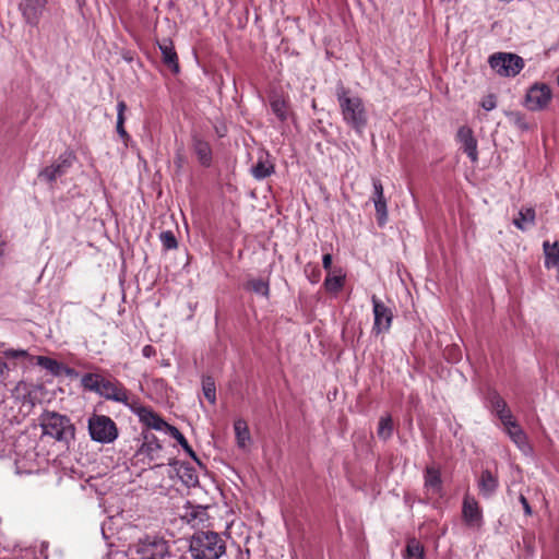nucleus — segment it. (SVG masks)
I'll return each instance as SVG.
<instances>
[{
    "mask_svg": "<svg viewBox=\"0 0 559 559\" xmlns=\"http://www.w3.org/2000/svg\"><path fill=\"white\" fill-rule=\"evenodd\" d=\"M336 98L344 122L356 133L361 134L368 123V114L362 99L353 95L344 86L337 88Z\"/></svg>",
    "mask_w": 559,
    "mask_h": 559,
    "instance_id": "nucleus-1",
    "label": "nucleus"
},
{
    "mask_svg": "<svg viewBox=\"0 0 559 559\" xmlns=\"http://www.w3.org/2000/svg\"><path fill=\"white\" fill-rule=\"evenodd\" d=\"M189 551L192 559H219L226 552V543L216 532L201 531L192 535Z\"/></svg>",
    "mask_w": 559,
    "mask_h": 559,
    "instance_id": "nucleus-2",
    "label": "nucleus"
},
{
    "mask_svg": "<svg viewBox=\"0 0 559 559\" xmlns=\"http://www.w3.org/2000/svg\"><path fill=\"white\" fill-rule=\"evenodd\" d=\"M39 424L45 436L59 442L69 444L75 438V427L66 415L46 411L40 415Z\"/></svg>",
    "mask_w": 559,
    "mask_h": 559,
    "instance_id": "nucleus-3",
    "label": "nucleus"
},
{
    "mask_svg": "<svg viewBox=\"0 0 559 559\" xmlns=\"http://www.w3.org/2000/svg\"><path fill=\"white\" fill-rule=\"evenodd\" d=\"M490 68L500 76L514 78L525 67L522 57L512 52H495L488 58Z\"/></svg>",
    "mask_w": 559,
    "mask_h": 559,
    "instance_id": "nucleus-4",
    "label": "nucleus"
},
{
    "mask_svg": "<svg viewBox=\"0 0 559 559\" xmlns=\"http://www.w3.org/2000/svg\"><path fill=\"white\" fill-rule=\"evenodd\" d=\"M87 427L92 440L96 442L111 443L118 438L117 425L109 416L93 414Z\"/></svg>",
    "mask_w": 559,
    "mask_h": 559,
    "instance_id": "nucleus-5",
    "label": "nucleus"
},
{
    "mask_svg": "<svg viewBox=\"0 0 559 559\" xmlns=\"http://www.w3.org/2000/svg\"><path fill=\"white\" fill-rule=\"evenodd\" d=\"M551 100V87L544 82H535L526 91L524 106L531 111H542L548 108Z\"/></svg>",
    "mask_w": 559,
    "mask_h": 559,
    "instance_id": "nucleus-6",
    "label": "nucleus"
},
{
    "mask_svg": "<svg viewBox=\"0 0 559 559\" xmlns=\"http://www.w3.org/2000/svg\"><path fill=\"white\" fill-rule=\"evenodd\" d=\"M98 395L108 401L121 403L128 407H133L135 401H131L130 391L116 378H104Z\"/></svg>",
    "mask_w": 559,
    "mask_h": 559,
    "instance_id": "nucleus-7",
    "label": "nucleus"
},
{
    "mask_svg": "<svg viewBox=\"0 0 559 559\" xmlns=\"http://www.w3.org/2000/svg\"><path fill=\"white\" fill-rule=\"evenodd\" d=\"M373 308V326L372 332L378 334L388 332L391 329L393 321V311L383 301L377 298L376 295L371 297Z\"/></svg>",
    "mask_w": 559,
    "mask_h": 559,
    "instance_id": "nucleus-8",
    "label": "nucleus"
},
{
    "mask_svg": "<svg viewBox=\"0 0 559 559\" xmlns=\"http://www.w3.org/2000/svg\"><path fill=\"white\" fill-rule=\"evenodd\" d=\"M135 548L142 559H163L167 552L166 543L155 536H146L140 539Z\"/></svg>",
    "mask_w": 559,
    "mask_h": 559,
    "instance_id": "nucleus-9",
    "label": "nucleus"
},
{
    "mask_svg": "<svg viewBox=\"0 0 559 559\" xmlns=\"http://www.w3.org/2000/svg\"><path fill=\"white\" fill-rule=\"evenodd\" d=\"M462 519L466 526L480 528L484 524L483 511L477 500L465 495L462 503Z\"/></svg>",
    "mask_w": 559,
    "mask_h": 559,
    "instance_id": "nucleus-10",
    "label": "nucleus"
},
{
    "mask_svg": "<svg viewBox=\"0 0 559 559\" xmlns=\"http://www.w3.org/2000/svg\"><path fill=\"white\" fill-rule=\"evenodd\" d=\"M47 3L48 0H21L19 9L26 24L37 26L46 10Z\"/></svg>",
    "mask_w": 559,
    "mask_h": 559,
    "instance_id": "nucleus-11",
    "label": "nucleus"
},
{
    "mask_svg": "<svg viewBox=\"0 0 559 559\" xmlns=\"http://www.w3.org/2000/svg\"><path fill=\"white\" fill-rule=\"evenodd\" d=\"M140 419V421L148 428L155 430H162L166 428L168 430V424L151 407L140 405L138 402L130 408Z\"/></svg>",
    "mask_w": 559,
    "mask_h": 559,
    "instance_id": "nucleus-12",
    "label": "nucleus"
},
{
    "mask_svg": "<svg viewBox=\"0 0 559 559\" xmlns=\"http://www.w3.org/2000/svg\"><path fill=\"white\" fill-rule=\"evenodd\" d=\"M72 166L70 157L59 156V158L51 165L41 169L38 178L48 183L56 181L58 178L67 174L68 169Z\"/></svg>",
    "mask_w": 559,
    "mask_h": 559,
    "instance_id": "nucleus-13",
    "label": "nucleus"
},
{
    "mask_svg": "<svg viewBox=\"0 0 559 559\" xmlns=\"http://www.w3.org/2000/svg\"><path fill=\"white\" fill-rule=\"evenodd\" d=\"M456 141L461 144L471 162L476 163L478 160V151L477 140L474 136L473 130L467 126L460 127L456 133Z\"/></svg>",
    "mask_w": 559,
    "mask_h": 559,
    "instance_id": "nucleus-14",
    "label": "nucleus"
},
{
    "mask_svg": "<svg viewBox=\"0 0 559 559\" xmlns=\"http://www.w3.org/2000/svg\"><path fill=\"white\" fill-rule=\"evenodd\" d=\"M424 487L426 493L431 497H440L442 495V478L438 467L427 466L425 468Z\"/></svg>",
    "mask_w": 559,
    "mask_h": 559,
    "instance_id": "nucleus-15",
    "label": "nucleus"
},
{
    "mask_svg": "<svg viewBox=\"0 0 559 559\" xmlns=\"http://www.w3.org/2000/svg\"><path fill=\"white\" fill-rule=\"evenodd\" d=\"M158 48L162 52L163 63L170 69L174 74L179 73L180 66L178 55L175 50L171 39L166 38L163 41H157Z\"/></svg>",
    "mask_w": 559,
    "mask_h": 559,
    "instance_id": "nucleus-16",
    "label": "nucleus"
},
{
    "mask_svg": "<svg viewBox=\"0 0 559 559\" xmlns=\"http://www.w3.org/2000/svg\"><path fill=\"white\" fill-rule=\"evenodd\" d=\"M192 148L199 163L204 167H210L213 159L211 144L202 138L194 135L192 138Z\"/></svg>",
    "mask_w": 559,
    "mask_h": 559,
    "instance_id": "nucleus-17",
    "label": "nucleus"
},
{
    "mask_svg": "<svg viewBox=\"0 0 559 559\" xmlns=\"http://www.w3.org/2000/svg\"><path fill=\"white\" fill-rule=\"evenodd\" d=\"M270 107L272 112L277 117L281 122H285L289 114L288 98L280 93L270 95Z\"/></svg>",
    "mask_w": 559,
    "mask_h": 559,
    "instance_id": "nucleus-18",
    "label": "nucleus"
},
{
    "mask_svg": "<svg viewBox=\"0 0 559 559\" xmlns=\"http://www.w3.org/2000/svg\"><path fill=\"white\" fill-rule=\"evenodd\" d=\"M504 430L510 437V439L523 453H527L528 451H531V445L528 443L527 436L524 432V430L520 427L518 421L504 427Z\"/></svg>",
    "mask_w": 559,
    "mask_h": 559,
    "instance_id": "nucleus-19",
    "label": "nucleus"
},
{
    "mask_svg": "<svg viewBox=\"0 0 559 559\" xmlns=\"http://www.w3.org/2000/svg\"><path fill=\"white\" fill-rule=\"evenodd\" d=\"M499 483L497 476H495L489 469L481 472L478 479L479 492L483 497H491L498 489Z\"/></svg>",
    "mask_w": 559,
    "mask_h": 559,
    "instance_id": "nucleus-20",
    "label": "nucleus"
},
{
    "mask_svg": "<svg viewBox=\"0 0 559 559\" xmlns=\"http://www.w3.org/2000/svg\"><path fill=\"white\" fill-rule=\"evenodd\" d=\"M513 225L522 230L526 231L531 227H533L536 223V212L533 207H522L518 216L513 218L512 221Z\"/></svg>",
    "mask_w": 559,
    "mask_h": 559,
    "instance_id": "nucleus-21",
    "label": "nucleus"
},
{
    "mask_svg": "<svg viewBox=\"0 0 559 559\" xmlns=\"http://www.w3.org/2000/svg\"><path fill=\"white\" fill-rule=\"evenodd\" d=\"M274 173V164L269 155H261L251 167V174L257 180H263Z\"/></svg>",
    "mask_w": 559,
    "mask_h": 559,
    "instance_id": "nucleus-22",
    "label": "nucleus"
},
{
    "mask_svg": "<svg viewBox=\"0 0 559 559\" xmlns=\"http://www.w3.org/2000/svg\"><path fill=\"white\" fill-rule=\"evenodd\" d=\"M545 253V266L546 269H557L559 272V242L555 241L552 245L549 241L543 243Z\"/></svg>",
    "mask_w": 559,
    "mask_h": 559,
    "instance_id": "nucleus-23",
    "label": "nucleus"
},
{
    "mask_svg": "<svg viewBox=\"0 0 559 559\" xmlns=\"http://www.w3.org/2000/svg\"><path fill=\"white\" fill-rule=\"evenodd\" d=\"M403 559H425L426 551L424 545L415 537L408 538L406 542L405 550L403 551Z\"/></svg>",
    "mask_w": 559,
    "mask_h": 559,
    "instance_id": "nucleus-24",
    "label": "nucleus"
},
{
    "mask_svg": "<svg viewBox=\"0 0 559 559\" xmlns=\"http://www.w3.org/2000/svg\"><path fill=\"white\" fill-rule=\"evenodd\" d=\"M127 108L128 107H127V104H126L124 100H119L118 102V104H117V126H116V130H117V133L122 139V141L124 142L126 145H128V142L131 139L130 134L127 132V130L124 128V121H126L124 112H126Z\"/></svg>",
    "mask_w": 559,
    "mask_h": 559,
    "instance_id": "nucleus-25",
    "label": "nucleus"
},
{
    "mask_svg": "<svg viewBox=\"0 0 559 559\" xmlns=\"http://www.w3.org/2000/svg\"><path fill=\"white\" fill-rule=\"evenodd\" d=\"M234 430L237 445L245 449L250 441V431L247 421L243 419H237L234 423Z\"/></svg>",
    "mask_w": 559,
    "mask_h": 559,
    "instance_id": "nucleus-26",
    "label": "nucleus"
},
{
    "mask_svg": "<svg viewBox=\"0 0 559 559\" xmlns=\"http://www.w3.org/2000/svg\"><path fill=\"white\" fill-rule=\"evenodd\" d=\"M103 381L104 377L102 374L88 372L82 376L81 385L84 388V390L98 394Z\"/></svg>",
    "mask_w": 559,
    "mask_h": 559,
    "instance_id": "nucleus-27",
    "label": "nucleus"
},
{
    "mask_svg": "<svg viewBox=\"0 0 559 559\" xmlns=\"http://www.w3.org/2000/svg\"><path fill=\"white\" fill-rule=\"evenodd\" d=\"M345 280L346 277L344 274L332 275L331 273H328L323 285L326 292L337 294L343 289Z\"/></svg>",
    "mask_w": 559,
    "mask_h": 559,
    "instance_id": "nucleus-28",
    "label": "nucleus"
},
{
    "mask_svg": "<svg viewBox=\"0 0 559 559\" xmlns=\"http://www.w3.org/2000/svg\"><path fill=\"white\" fill-rule=\"evenodd\" d=\"M245 288L255 294L262 295L266 298L270 297V284L267 281H264L262 278L249 280L245 284Z\"/></svg>",
    "mask_w": 559,
    "mask_h": 559,
    "instance_id": "nucleus-29",
    "label": "nucleus"
},
{
    "mask_svg": "<svg viewBox=\"0 0 559 559\" xmlns=\"http://www.w3.org/2000/svg\"><path fill=\"white\" fill-rule=\"evenodd\" d=\"M168 432L170 433V436L177 440V442L182 447V449L185 450V452L190 456L192 457L193 460L198 461V457H197V454L195 452L193 451V449L191 448V445L189 444L188 440L186 439V437L174 426H168Z\"/></svg>",
    "mask_w": 559,
    "mask_h": 559,
    "instance_id": "nucleus-30",
    "label": "nucleus"
},
{
    "mask_svg": "<svg viewBox=\"0 0 559 559\" xmlns=\"http://www.w3.org/2000/svg\"><path fill=\"white\" fill-rule=\"evenodd\" d=\"M37 365L58 376L62 371L63 365L47 356H37Z\"/></svg>",
    "mask_w": 559,
    "mask_h": 559,
    "instance_id": "nucleus-31",
    "label": "nucleus"
},
{
    "mask_svg": "<svg viewBox=\"0 0 559 559\" xmlns=\"http://www.w3.org/2000/svg\"><path fill=\"white\" fill-rule=\"evenodd\" d=\"M142 448L145 449V452L152 456L154 453L158 452L162 449V445L154 433L145 432L143 435Z\"/></svg>",
    "mask_w": 559,
    "mask_h": 559,
    "instance_id": "nucleus-32",
    "label": "nucleus"
},
{
    "mask_svg": "<svg viewBox=\"0 0 559 559\" xmlns=\"http://www.w3.org/2000/svg\"><path fill=\"white\" fill-rule=\"evenodd\" d=\"M377 432L379 438L383 440H388L391 438L393 433V421L391 416L388 415L380 418Z\"/></svg>",
    "mask_w": 559,
    "mask_h": 559,
    "instance_id": "nucleus-33",
    "label": "nucleus"
},
{
    "mask_svg": "<svg viewBox=\"0 0 559 559\" xmlns=\"http://www.w3.org/2000/svg\"><path fill=\"white\" fill-rule=\"evenodd\" d=\"M202 389L205 399L211 403L215 404L216 402V389H215V382L212 377H205L202 381Z\"/></svg>",
    "mask_w": 559,
    "mask_h": 559,
    "instance_id": "nucleus-34",
    "label": "nucleus"
},
{
    "mask_svg": "<svg viewBox=\"0 0 559 559\" xmlns=\"http://www.w3.org/2000/svg\"><path fill=\"white\" fill-rule=\"evenodd\" d=\"M373 205L376 210L377 224L380 227H383L386 224L389 217L386 200L374 202Z\"/></svg>",
    "mask_w": 559,
    "mask_h": 559,
    "instance_id": "nucleus-35",
    "label": "nucleus"
},
{
    "mask_svg": "<svg viewBox=\"0 0 559 559\" xmlns=\"http://www.w3.org/2000/svg\"><path fill=\"white\" fill-rule=\"evenodd\" d=\"M304 273L310 283L317 284L321 278V270L317 263H307Z\"/></svg>",
    "mask_w": 559,
    "mask_h": 559,
    "instance_id": "nucleus-36",
    "label": "nucleus"
},
{
    "mask_svg": "<svg viewBox=\"0 0 559 559\" xmlns=\"http://www.w3.org/2000/svg\"><path fill=\"white\" fill-rule=\"evenodd\" d=\"M488 401L492 412L496 414L502 412L508 406L503 397L496 391L489 393Z\"/></svg>",
    "mask_w": 559,
    "mask_h": 559,
    "instance_id": "nucleus-37",
    "label": "nucleus"
},
{
    "mask_svg": "<svg viewBox=\"0 0 559 559\" xmlns=\"http://www.w3.org/2000/svg\"><path fill=\"white\" fill-rule=\"evenodd\" d=\"M159 240L165 250H173L178 247V241L175 234L171 230L162 231Z\"/></svg>",
    "mask_w": 559,
    "mask_h": 559,
    "instance_id": "nucleus-38",
    "label": "nucleus"
},
{
    "mask_svg": "<svg viewBox=\"0 0 559 559\" xmlns=\"http://www.w3.org/2000/svg\"><path fill=\"white\" fill-rule=\"evenodd\" d=\"M372 187H373V191L370 195V201L372 203L386 200L384 197L383 185L379 178H377V177L372 178Z\"/></svg>",
    "mask_w": 559,
    "mask_h": 559,
    "instance_id": "nucleus-39",
    "label": "nucleus"
},
{
    "mask_svg": "<svg viewBox=\"0 0 559 559\" xmlns=\"http://www.w3.org/2000/svg\"><path fill=\"white\" fill-rule=\"evenodd\" d=\"M496 415L501 420L503 427L510 426L511 424L516 421L513 418V415H512V413H511V411L509 409L508 406L502 412H499Z\"/></svg>",
    "mask_w": 559,
    "mask_h": 559,
    "instance_id": "nucleus-40",
    "label": "nucleus"
},
{
    "mask_svg": "<svg viewBox=\"0 0 559 559\" xmlns=\"http://www.w3.org/2000/svg\"><path fill=\"white\" fill-rule=\"evenodd\" d=\"M480 105L487 111L495 109L497 106L496 96L493 94H489V95L485 96L483 98Z\"/></svg>",
    "mask_w": 559,
    "mask_h": 559,
    "instance_id": "nucleus-41",
    "label": "nucleus"
},
{
    "mask_svg": "<svg viewBox=\"0 0 559 559\" xmlns=\"http://www.w3.org/2000/svg\"><path fill=\"white\" fill-rule=\"evenodd\" d=\"M4 354L8 358H22L27 356V352L24 349H9Z\"/></svg>",
    "mask_w": 559,
    "mask_h": 559,
    "instance_id": "nucleus-42",
    "label": "nucleus"
},
{
    "mask_svg": "<svg viewBox=\"0 0 559 559\" xmlns=\"http://www.w3.org/2000/svg\"><path fill=\"white\" fill-rule=\"evenodd\" d=\"M322 265L328 273H331V266H332V254L330 252H326L322 258Z\"/></svg>",
    "mask_w": 559,
    "mask_h": 559,
    "instance_id": "nucleus-43",
    "label": "nucleus"
},
{
    "mask_svg": "<svg viewBox=\"0 0 559 559\" xmlns=\"http://www.w3.org/2000/svg\"><path fill=\"white\" fill-rule=\"evenodd\" d=\"M520 502L523 506L525 514L526 515H531L532 514V508H531L527 499L523 495L520 496Z\"/></svg>",
    "mask_w": 559,
    "mask_h": 559,
    "instance_id": "nucleus-44",
    "label": "nucleus"
},
{
    "mask_svg": "<svg viewBox=\"0 0 559 559\" xmlns=\"http://www.w3.org/2000/svg\"><path fill=\"white\" fill-rule=\"evenodd\" d=\"M143 356L150 358L155 355V348L152 345H145L142 349Z\"/></svg>",
    "mask_w": 559,
    "mask_h": 559,
    "instance_id": "nucleus-45",
    "label": "nucleus"
},
{
    "mask_svg": "<svg viewBox=\"0 0 559 559\" xmlns=\"http://www.w3.org/2000/svg\"><path fill=\"white\" fill-rule=\"evenodd\" d=\"M9 371L8 364L0 358V376Z\"/></svg>",
    "mask_w": 559,
    "mask_h": 559,
    "instance_id": "nucleus-46",
    "label": "nucleus"
},
{
    "mask_svg": "<svg viewBox=\"0 0 559 559\" xmlns=\"http://www.w3.org/2000/svg\"><path fill=\"white\" fill-rule=\"evenodd\" d=\"M62 370L66 372L67 376H73L75 373L74 369L69 367L63 366Z\"/></svg>",
    "mask_w": 559,
    "mask_h": 559,
    "instance_id": "nucleus-47",
    "label": "nucleus"
},
{
    "mask_svg": "<svg viewBox=\"0 0 559 559\" xmlns=\"http://www.w3.org/2000/svg\"><path fill=\"white\" fill-rule=\"evenodd\" d=\"M4 246L5 241L2 239V235L0 234V255H2L4 252Z\"/></svg>",
    "mask_w": 559,
    "mask_h": 559,
    "instance_id": "nucleus-48",
    "label": "nucleus"
},
{
    "mask_svg": "<svg viewBox=\"0 0 559 559\" xmlns=\"http://www.w3.org/2000/svg\"><path fill=\"white\" fill-rule=\"evenodd\" d=\"M190 479L193 480V481H198L197 477L193 479L192 476H190Z\"/></svg>",
    "mask_w": 559,
    "mask_h": 559,
    "instance_id": "nucleus-49",
    "label": "nucleus"
},
{
    "mask_svg": "<svg viewBox=\"0 0 559 559\" xmlns=\"http://www.w3.org/2000/svg\"><path fill=\"white\" fill-rule=\"evenodd\" d=\"M191 515H192V518H195L197 516V512H192Z\"/></svg>",
    "mask_w": 559,
    "mask_h": 559,
    "instance_id": "nucleus-50",
    "label": "nucleus"
}]
</instances>
